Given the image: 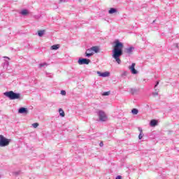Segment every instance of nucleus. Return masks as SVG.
I'll use <instances>...</instances> for the list:
<instances>
[{
	"mask_svg": "<svg viewBox=\"0 0 179 179\" xmlns=\"http://www.w3.org/2000/svg\"><path fill=\"white\" fill-rule=\"evenodd\" d=\"M115 45L114 49L112 50V57L115 59V62L120 65L121 64V59L120 57L124 52H122V48H124V44L120 41L117 40L115 42Z\"/></svg>",
	"mask_w": 179,
	"mask_h": 179,
	"instance_id": "1",
	"label": "nucleus"
},
{
	"mask_svg": "<svg viewBox=\"0 0 179 179\" xmlns=\"http://www.w3.org/2000/svg\"><path fill=\"white\" fill-rule=\"evenodd\" d=\"M6 97H8L10 100H18L20 99V94L16 93L13 91H8L3 93Z\"/></svg>",
	"mask_w": 179,
	"mask_h": 179,
	"instance_id": "2",
	"label": "nucleus"
},
{
	"mask_svg": "<svg viewBox=\"0 0 179 179\" xmlns=\"http://www.w3.org/2000/svg\"><path fill=\"white\" fill-rule=\"evenodd\" d=\"M12 140L5 138L3 135H0V147L5 148L8 146Z\"/></svg>",
	"mask_w": 179,
	"mask_h": 179,
	"instance_id": "3",
	"label": "nucleus"
},
{
	"mask_svg": "<svg viewBox=\"0 0 179 179\" xmlns=\"http://www.w3.org/2000/svg\"><path fill=\"white\" fill-rule=\"evenodd\" d=\"M98 117L99 118V121H101L102 122H104L107 121V115H106V113L103 110H99L98 113Z\"/></svg>",
	"mask_w": 179,
	"mask_h": 179,
	"instance_id": "4",
	"label": "nucleus"
},
{
	"mask_svg": "<svg viewBox=\"0 0 179 179\" xmlns=\"http://www.w3.org/2000/svg\"><path fill=\"white\" fill-rule=\"evenodd\" d=\"M78 62L79 65H89L91 61L89 59L80 57L78 59Z\"/></svg>",
	"mask_w": 179,
	"mask_h": 179,
	"instance_id": "5",
	"label": "nucleus"
},
{
	"mask_svg": "<svg viewBox=\"0 0 179 179\" xmlns=\"http://www.w3.org/2000/svg\"><path fill=\"white\" fill-rule=\"evenodd\" d=\"M135 50V48L133 46H130L129 48H127L124 50V52H126V54H128V55H132V54L134 53V50Z\"/></svg>",
	"mask_w": 179,
	"mask_h": 179,
	"instance_id": "6",
	"label": "nucleus"
},
{
	"mask_svg": "<svg viewBox=\"0 0 179 179\" xmlns=\"http://www.w3.org/2000/svg\"><path fill=\"white\" fill-rule=\"evenodd\" d=\"M129 69L133 75H136V73H138V71L135 69V63H132L131 65L129 66Z\"/></svg>",
	"mask_w": 179,
	"mask_h": 179,
	"instance_id": "7",
	"label": "nucleus"
},
{
	"mask_svg": "<svg viewBox=\"0 0 179 179\" xmlns=\"http://www.w3.org/2000/svg\"><path fill=\"white\" fill-rule=\"evenodd\" d=\"M19 114H27L29 113V110L27 108L21 107L18 110Z\"/></svg>",
	"mask_w": 179,
	"mask_h": 179,
	"instance_id": "8",
	"label": "nucleus"
},
{
	"mask_svg": "<svg viewBox=\"0 0 179 179\" xmlns=\"http://www.w3.org/2000/svg\"><path fill=\"white\" fill-rule=\"evenodd\" d=\"M97 74L99 75V76H101V78H107V76H110V72L108 71H106L103 73L97 71Z\"/></svg>",
	"mask_w": 179,
	"mask_h": 179,
	"instance_id": "9",
	"label": "nucleus"
},
{
	"mask_svg": "<svg viewBox=\"0 0 179 179\" xmlns=\"http://www.w3.org/2000/svg\"><path fill=\"white\" fill-rule=\"evenodd\" d=\"M92 55H93V50H92V48L87 50L85 52V57H87V58H90Z\"/></svg>",
	"mask_w": 179,
	"mask_h": 179,
	"instance_id": "10",
	"label": "nucleus"
},
{
	"mask_svg": "<svg viewBox=\"0 0 179 179\" xmlns=\"http://www.w3.org/2000/svg\"><path fill=\"white\" fill-rule=\"evenodd\" d=\"M140 134L138 135V139H142V138H143V136H145V134H143V130H142V127H138V128Z\"/></svg>",
	"mask_w": 179,
	"mask_h": 179,
	"instance_id": "11",
	"label": "nucleus"
},
{
	"mask_svg": "<svg viewBox=\"0 0 179 179\" xmlns=\"http://www.w3.org/2000/svg\"><path fill=\"white\" fill-rule=\"evenodd\" d=\"M117 12H118V10L115 8H110L108 10L109 15H113V13H117Z\"/></svg>",
	"mask_w": 179,
	"mask_h": 179,
	"instance_id": "12",
	"label": "nucleus"
},
{
	"mask_svg": "<svg viewBox=\"0 0 179 179\" xmlns=\"http://www.w3.org/2000/svg\"><path fill=\"white\" fill-rule=\"evenodd\" d=\"M157 124H158V122L156 120H152L150 122V127H156Z\"/></svg>",
	"mask_w": 179,
	"mask_h": 179,
	"instance_id": "13",
	"label": "nucleus"
},
{
	"mask_svg": "<svg viewBox=\"0 0 179 179\" xmlns=\"http://www.w3.org/2000/svg\"><path fill=\"white\" fill-rule=\"evenodd\" d=\"M44 33H45V30H40L38 31V36L39 37H43V36H44Z\"/></svg>",
	"mask_w": 179,
	"mask_h": 179,
	"instance_id": "14",
	"label": "nucleus"
},
{
	"mask_svg": "<svg viewBox=\"0 0 179 179\" xmlns=\"http://www.w3.org/2000/svg\"><path fill=\"white\" fill-rule=\"evenodd\" d=\"M21 15H22V16H26V15H29V10L24 9L21 11Z\"/></svg>",
	"mask_w": 179,
	"mask_h": 179,
	"instance_id": "15",
	"label": "nucleus"
},
{
	"mask_svg": "<svg viewBox=\"0 0 179 179\" xmlns=\"http://www.w3.org/2000/svg\"><path fill=\"white\" fill-rule=\"evenodd\" d=\"M138 113H139V110L137 108H133L131 110V114H133L134 115H136Z\"/></svg>",
	"mask_w": 179,
	"mask_h": 179,
	"instance_id": "16",
	"label": "nucleus"
},
{
	"mask_svg": "<svg viewBox=\"0 0 179 179\" xmlns=\"http://www.w3.org/2000/svg\"><path fill=\"white\" fill-rule=\"evenodd\" d=\"M59 113L60 117H65V112H64V110H62V108L59 109Z\"/></svg>",
	"mask_w": 179,
	"mask_h": 179,
	"instance_id": "17",
	"label": "nucleus"
},
{
	"mask_svg": "<svg viewBox=\"0 0 179 179\" xmlns=\"http://www.w3.org/2000/svg\"><path fill=\"white\" fill-rule=\"evenodd\" d=\"M91 50H92V51H94V52H99V47L97 46H93L91 48Z\"/></svg>",
	"mask_w": 179,
	"mask_h": 179,
	"instance_id": "18",
	"label": "nucleus"
},
{
	"mask_svg": "<svg viewBox=\"0 0 179 179\" xmlns=\"http://www.w3.org/2000/svg\"><path fill=\"white\" fill-rule=\"evenodd\" d=\"M59 48V45H53L51 46V50H58Z\"/></svg>",
	"mask_w": 179,
	"mask_h": 179,
	"instance_id": "19",
	"label": "nucleus"
},
{
	"mask_svg": "<svg viewBox=\"0 0 179 179\" xmlns=\"http://www.w3.org/2000/svg\"><path fill=\"white\" fill-rule=\"evenodd\" d=\"M128 75V72L127 71H124L122 74L121 76L122 78H124V79H125V78H127V76Z\"/></svg>",
	"mask_w": 179,
	"mask_h": 179,
	"instance_id": "20",
	"label": "nucleus"
},
{
	"mask_svg": "<svg viewBox=\"0 0 179 179\" xmlns=\"http://www.w3.org/2000/svg\"><path fill=\"white\" fill-rule=\"evenodd\" d=\"M155 92H152V96H159V90L155 89Z\"/></svg>",
	"mask_w": 179,
	"mask_h": 179,
	"instance_id": "21",
	"label": "nucleus"
},
{
	"mask_svg": "<svg viewBox=\"0 0 179 179\" xmlns=\"http://www.w3.org/2000/svg\"><path fill=\"white\" fill-rule=\"evenodd\" d=\"M19 174H20V171L13 172V176H17Z\"/></svg>",
	"mask_w": 179,
	"mask_h": 179,
	"instance_id": "22",
	"label": "nucleus"
},
{
	"mask_svg": "<svg viewBox=\"0 0 179 179\" xmlns=\"http://www.w3.org/2000/svg\"><path fill=\"white\" fill-rule=\"evenodd\" d=\"M47 63H42V64H39V68H43V66H47Z\"/></svg>",
	"mask_w": 179,
	"mask_h": 179,
	"instance_id": "23",
	"label": "nucleus"
},
{
	"mask_svg": "<svg viewBox=\"0 0 179 179\" xmlns=\"http://www.w3.org/2000/svg\"><path fill=\"white\" fill-rule=\"evenodd\" d=\"M131 94H135V93H136V90L134 89V88H131Z\"/></svg>",
	"mask_w": 179,
	"mask_h": 179,
	"instance_id": "24",
	"label": "nucleus"
},
{
	"mask_svg": "<svg viewBox=\"0 0 179 179\" xmlns=\"http://www.w3.org/2000/svg\"><path fill=\"white\" fill-rule=\"evenodd\" d=\"M4 66H9V62L8 61H5L3 63Z\"/></svg>",
	"mask_w": 179,
	"mask_h": 179,
	"instance_id": "25",
	"label": "nucleus"
},
{
	"mask_svg": "<svg viewBox=\"0 0 179 179\" xmlns=\"http://www.w3.org/2000/svg\"><path fill=\"white\" fill-rule=\"evenodd\" d=\"M103 96H110V92H105L103 93Z\"/></svg>",
	"mask_w": 179,
	"mask_h": 179,
	"instance_id": "26",
	"label": "nucleus"
},
{
	"mask_svg": "<svg viewBox=\"0 0 179 179\" xmlns=\"http://www.w3.org/2000/svg\"><path fill=\"white\" fill-rule=\"evenodd\" d=\"M61 94H62V96H65V95H66V92L65 90H62Z\"/></svg>",
	"mask_w": 179,
	"mask_h": 179,
	"instance_id": "27",
	"label": "nucleus"
},
{
	"mask_svg": "<svg viewBox=\"0 0 179 179\" xmlns=\"http://www.w3.org/2000/svg\"><path fill=\"white\" fill-rule=\"evenodd\" d=\"M32 127L34 128H37V127H38V123H34V124H32Z\"/></svg>",
	"mask_w": 179,
	"mask_h": 179,
	"instance_id": "28",
	"label": "nucleus"
},
{
	"mask_svg": "<svg viewBox=\"0 0 179 179\" xmlns=\"http://www.w3.org/2000/svg\"><path fill=\"white\" fill-rule=\"evenodd\" d=\"M69 0H59V3H66L68 2Z\"/></svg>",
	"mask_w": 179,
	"mask_h": 179,
	"instance_id": "29",
	"label": "nucleus"
},
{
	"mask_svg": "<svg viewBox=\"0 0 179 179\" xmlns=\"http://www.w3.org/2000/svg\"><path fill=\"white\" fill-rule=\"evenodd\" d=\"M159 81H157L156 82V84H155V85L154 87L155 89H156L157 87V86H159Z\"/></svg>",
	"mask_w": 179,
	"mask_h": 179,
	"instance_id": "30",
	"label": "nucleus"
},
{
	"mask_svg": "<svg viewBox=\"0 0 179 179\" xmlns=\"http://www.w3.org/2000/svg\"><path fill=\"white\" fill-rule=\"evenodd\" d=\"M99 146L100 148H103V146H104V143H103V141H101V143H99Z\"/></svg>",
	"mask_w": 179,
	"mask_h": 179,
	"instance_id": "31",
	"label": "nucleus"
},
{
	"mask_svg": "<svg viewBox=\"0 0 179 179\" xmlns=\"http://www.w3.org/2000/svg\"><path fill=\"white\" fill-rule=\"evenodd\" d=\"M3 58H6L7 59H10L9 57H3Z\"/></svg>",
	"mask_w": 179,
	"mask_h": 179,
	"instance_id": "32",
	"label": "nucleus"
},
{
	"mask_svg": "<svg viewBox=\"0 0 179 179\" xmlns=\"http://www.w3.org/2000/svg\"><path fill=\"white\" fill-rule=\"evenodd\" d=\"M155 22H156V20H154V21L152 22V23H155Z\"/></svg>",
	"mask_w": 179,
	"mask_h": 179,
	"instance_id": "33",
	"label": "nucleus"
},
{
	"mask_svg": "<svg viewBox=\"0 0 179 179\" xmlns=\"http://www.w3.org/2000/svg\"><path fill=\"white\" fill-rule=\"evenodd\" d=\"M176 47H178V44H176Z\"/></svg>",
	"mask_w": 179,
	"mask_h": 179,
	"instance_id": "34",
	"label": "nucleus"
},
{
	"mask_svg": "<svg viewBox=\"0 0 179 179\" xmlns=\"http://www.w3.org/2000/svg\"><path fill=\"white\" fill-rule=\"evenodd\" d=\"M49 78H51V76H48Z\"/></svg>",
	"mask_w": 179,
	"mask_h": 179,
	"instance_id": "35",
	"label": "nucleus"
},
{
	"mask_svg": "<svg viewBox=\"0 0 179 179\" xmlns=\"http://www.w3.org/2000/svg\"><path fill=\"white\" fill-rule=\"evenodd\" d=\"M46 75H49L48 73H46Z\"/></svg>",
	"mask_w": 179,
	"mask_h": 179,
	"instance_id": "36",
	"label": "nucleus"
},
{
	"mask_svg": "<svg viewBox=\"0 0 179 179\" xmlns=\"http://www.w3.org/2000/svg\"><path fill=\"white\" fill-rule=\"evenodd\" d=\"M0 178H1V176H0Z\"/></svg>",
	"mask_w": 179,
	"mask_h": 179,
	"instance_id": "37",
	"label": "nucleus"
}]
</instances>
